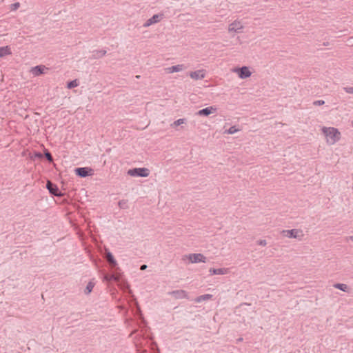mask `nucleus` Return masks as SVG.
Segmentation results:
<instances>
[{"instance_id":"1","label":"nucleus","mask_w":353,"mask_h":353,"mask_svg":"<svg viewBox=\"0 0 353 353\" xmlns=\"http://www.w3.org/2000/svg\"><path fill=\"white\" fill-rule=\"evenodd\" d=\"M323 132L326 136L327 142L330 143H334L339 139L340 133L334 128H324Z\"/></svg>"},{"instance_id":"2","label":"nucleus","mask_w":353,"mask_h":353,"mask_svg":"<svg viewBox=\"0 0 353 353\" xmlns=\"http://www.w3.org/2000/svg\"><path fill=\"white\" fill-rule=\"evenodd\" d=\"M182 259L183 261H185V259H188L189 261L192 263L206 262V257L203 254L200 253L189 254L188 255H184Z\"/></svg>"},{"instance_id":"3","label":"nucleus","mask_w":353,"mask_h":353,"mask_svg":"<svg viewBox=\"0 0 353 353\" xmlns=\"http://www.w3.org/2000/svg\"><path fill=\"white\" fill-rule=\"evenodd\" d=\"M128 174L132 176L147 177L150 174V170L145 168H133L129 170Z\"/></svg>"},{"instance_id":"4","label":"nucleus","mask_w":353,"mask_h":353,"mask_svg":"<svg viewBox=\"0 0 353 353\" xmlns=\"http://www.w3.org/2000/svg\"><path fill=\"white\" fill-rule=\"evenodd\" d=\"M232 72L237 74L238 77L241 79L248 78L252 74V72H250L249 68L247 66H243L241 68H234L232 69Z\"/></svg>"},{"instance_id":"5","label":"nucleus","mask_w":353,"mask_h":353,"mask_svg":"<svg viewBox=\"0 0 353 353\" xmlns=\"http://www.w3.org/2000/svg\"><path fill=\"white\" fill-rule=\"evenodd\" d=\"M163 14L159 13L154 14L151 18L148 19L143 25V28H148L153 24L160 22L163 18Z\"/></svg>"},{"instance_id":"6","label":"nucleus","mask_w":353,"mask_h":353,"mask_svg":"<svg viewBox=\"0 0 353 353\" xmlns=\"http://www.w3.org/2000/svg\"><path fill=\"white\" fill-rule=\"evenodd\" d=\"M77 175L81 177H86L93 174V170L90 168H77L75 169Z\"/></svg>"},{"instance_id":"7","label":"nucleus","mask_w":353,"mask_h":353,"mask_svg":"<svg viewBox=\"0 0 353 353\" xmlns=\"http://www.w3.org/2000/svg\"><path fill=\"white\" fill-rule=\"evenodd\" d=\"M243 29V26L242 25L240 21H234L232 23H230L228 26V32H241Z\"/></svg>"},{"instance_id":"8","label":"nucleus","mask_w":353,"mask_h":353,"mask_svg":"<svg viewBox=\"0 0 353 353\" xmlns=\"http://www.w3.org/2000/svg\"><path fill=\"white\" fill-rule=\"evenodd\" d=\"M191 79L194 80L203 79L206 76L205 70L201 69L196 71L190 72L189 74Z\"/></svg>"},{"instance_id":"9","label":"nucleus","mask_w":353,"mask_h":353,"mask_svg":"<svg viewBox=\"0 0 353 353\" xmlns=\"http://www.w3.org/2000/svg\"><path fill=\"white\" fill-rule=\"evenodd\" d=\"M46 187L50 193L57 196H61L63 194L60 192L58 187L52 183L50 181H48Z\"/></svg>"},{"instance_id":"10","label":"nucleus","mask_w":353,"mask_h":353,"mask_svg":"<svg viewBox=\"0 0 353 353\" xmlns=\"http://www.w3.org/2000/svg\"><path fill=\"white\" fill-rule=\"evenodd\" d=\"M217 108L215 106H209L199 110L196 114L198 116H208L212 113L216 112Z\"/></svg>"},{"instance_id":"11","label":"nucleus","mask_w":353,"mask_h":353,"mask_svg":"<svg viewBox=\"0 0 353 353\" xmlns=\"http://www.w3.org/2000/svg\"><path fill=\"white\" fill-rule=\"evenodd\" d=\"M186 68H187V67L185 65L179 64V65H176L174 66L166 68H165V71L166 73L171 74V73L182 71Z\"/></svg>"},{"instance_id":"12","label":"nucleus","mask_w":353,"mask_h":353,"mask_svg":"<svg viewBox=\"0 0 353 353\" xmlns=\"http://www.w3.org/2000/svg\"><path fill=\"white\" fill-rule=\"evenodd\" d=\"M48 68L45 65H37L31 69V72L34 76H39L45 73Z\"/></svg>"},{"instance_id":"13","label":"nucleus","mask_w":353,"mask_h":353,"mask_svg":"<svg viewBox=\"0 0 353 353\" xmlns=\"http://www.w3.org/2000/svg\"><path fill=\"white\" fill-rule=\"evenodd\" d=\"M209 272L211 275H214V274L223 275V274H226L229 273V269L225 268H218V269L210 268L209 270Z\"/></svg>"},{"instance_id":"14","label":"nucleus","mask_w":353,"mask_h":353,"mask_svg":"<svg viewBox=\"0 0 353 353\" xmlns=\"http://www.w3.org/2000/svg\"><path fill=\"white\" fill-rule=\"evenodd\" d=\"M176 299H188V293L183 290H174L170 293Z\"/></svg>"},{"instance_id":"15","label":"nucleus","mask_w":353,"mask_h":353,"mask_svg":"<svg viewBox=\"0 0 353 353\" xmlns=\"http://www.w3.org/2000/svg\"><path fill=\"white\" fill-rule=\"evenodd\" d=\"M105 259L107 260L111 268H114L117 265V263L114 259L113 255L110 252H107L105 253Z\"/></svg>"},{"instance_id":"16","label":"nucleus","mask_w":353,"mask_h":353,"mask_svg":"<svg viewBox=\"0 0 353 353\" xmlns=\"http://www.w3.org/2000/svg\"><path fill=\"white\" fill-rule=\"evenodd\" d=\"M107 53L106 50H94L92 52V59H99L103 57Z\"/></svg>"},{"instance_id":"17","label":"nucleus","mask_w":353,"mask_h":353,"mask_svg":"<svg viewBox=\"0 0 353 353\" xmlns=\"http://www.w3.org/2000/svg\"><path fill=\"white\" fill-rule=\"evenodd\" d=\"M212 298V294H203V295H201V296H197L194 299V301L196 303H201L202 301H208V300L211 299Z\"/></svg>"},{"instance_id":"18","label":"nucleus","mask_w":353,"mask_h":353,"mask_svg":"<svg viewBox=\"0 0 353 353\" xmlns=\"http://www.w3.org/2000/svg\"><path fill=\"white\" fill-rule=\"evenodd\" d=\"M12 54L10 47H0V57H3L6 55H10Z\"/></svg>"},{"instance_id":"19","label":"nucleus","mask_w":353,"mask_h":353,"mask_svg":"<svg viewBox=\"0 0 353 353\" xmlns=\"http://www.w3.org/2000/svg\"><path fill=\"white\" fill-rule=\"evenodd\" d=\"M301 232L298 230H292L291 231H288V236L296 238L301 236Z\"/></svg>"},{"instance_id":"20","label":"nucleus","mask_w":353,"mask_h":353,"mask_svg":"<svg viewBox=\"0 0 353 353\" xmlns=\"http://www.w3.org/2000/svg\"><path fill=\"white\" fill-rule=\"evenodd\" d=\"M118 205L121 209H128V201L126 199H122L119 201Z\"/></svg>"},{"instance_id":"21","label":"nucleus","mask_w":353,"mask_h":353,"mask_svg":"<svg viewBox=\"0 0 353 353\" xmlns=\"http://www.w3.org/2000/svg\"><path fill=\"white\" fill-rule=\"evenodd\" d=\"M94 286V283H93L92 281H90L87 284V286L85 290V293L86 294H89L92 291Z\"/></svg>"},{"instance_id":"22","label":"nucleus","mask_w":353,"mask_h":353,"mask_svg":"<svg viewBox=\"0 0 353 353\" xmlns=\"http://www.w3.org/2000/svg\"><path fill=\"white\" fill-rule=\"evenodd\" d=\"M113 279H115L114 276L109 274H105L103 277V281L105 282H110L112 281H114Z\"/></svg>"},{"instance_id":"23","label":"nucleus","mask_w":353,"mask_h":353,"mask_svg":"<svg viewBox=\"0 0 353 353\" xmlns=\"http://www.w3.org/2000/svg\"><path fill=\"white\" fill-rule=\"evenodd\" d=\"M78 85H79V82L77 79H75V80L68 82L67 84V88L68 89H72V88L77 87Z\"/></svg>"},{"instance_id":"24","label":"nucleus","mask_w":353,"mask_h":353,"mask_svg":"<svg viewBox=\"0 0 353 353\" xmlns=\"http://www.w3.org/2000/svg\"><path fill=\"white\" fill-rule=\"evenodd\" d=\"M186 123L185 119H179L175 121L173 123L171 124L172 127L179 126L180 125L184 124Z\"/></svg>"},{"instance_id":"25","label":"nucleus","mask_w":353,"mask_h":353,"mask_svg":"<svg viewBox=\"0 0 353 353\" xmlns=\"http://www.w3.org/2000/svg\"><path fill=\"white\" fill-rule=\"evenodd\" d=\"M239 131H240V129L236 128V126L234 125V126L230 127L228 130H225V133H227L228 134H232Z\"/></svg>"},{"instance_id":"26","label":"nucleus","mask_w":353,"mask_h":353,"mask_svg":"<svg viewBox=\"0 0 353 353\" xmlns=\"http://www.w3.org/2000/svg\"><path fill=\"white\" fill-rule=\"evenodd\" d=\"M45 157H46L47 160L49 161L50 162H52L53 161L52 154L48 150L45 152Z\"/></svg>"},{"instance_id":"27","label":"nucleus","mask_w":353,"mask_h":353,"mask_svg":"<svg viewBox=\"0 0 353 353\" xmlns=\"http://www.w3.org/2000/svg\"><path fill=\"white\" fill-rule=\"evenodd\" d=\"M336 288H339L341 290L345 291L347 289V286L345 284H338L336 285Z\"/></svg>"},{"instance_id":"28","label":"nucleus","mask_w":353,"mask_h":353,"mask_svg":"<svg viewBox=\"0 0 353 353\" xmlns=\"http://www.w3.org/2000/svg\"><path fill=\"white\" fill-rule=\"evenodd\" d=\"M256 243L262 246H265L267 245V242L265 240H259L256 241Z\"/></svg>"},{"instance_id":"29","label":"nucleus","mask_w":353,"mask_h":353,"mask_svg":"<svg viewBox=\"0 0 353 353\" xmlns=\"http://www.w3.org/2000/svg\"><path fill=\"white\" fill-rule=\"evenodd\" d=\"M114 276L115 279H113L114 281L119 282L120 280L121 274H112Z\"/></svg>"},{"instance_id":"30","label":"nucleus","mask_w":353,"mask_h":353,"mask_svg":"<svg viewBox=\"0 0 353 353\" xmlns=\"http://www.w3.org/2000/svg\"><path fill=\"white\" fill-rule=\"evenodd\" d=\"M122 288H123V289H125V288H126V289H128V290H129V293H131V290H130V285H128V283L125 282V283H123V285H122Z\"/></svg>"},{"instance_id":"31","label":"nucleus","mask_w":353,"mask_h":353,"mask_svg":"<svg viewBox=\"0 0 353 353\" xmlns=\"http://www.w3.org/2000/svg\"><path fill=\"white\" fill-rule=\"evenodd\" d=\"M19 6H20V4L18 2L12 4L13 10L17 9L19 7Z\"/></svg>"},{"instance_id":"32","label":"nucleus","mask_w":353,"mask_h":353,"mask_svg":"<svg viewBox=\"0 0 353 353\" xmlns=\"http://www.w3.org/2000/svg\"><path fill=\"white\" fill-rule=\"evenodd\" d=\"M135 304H136V306H137V312H138L139 314H141V309H140V307H139V305H138V303H137V302H136V303H135Z\"/></svg>"},{"instance_id":"33","label":"nucleus","mask_w":353,"mask_h":353,"mask_svg":"<svg viewBox=\"0 0 353 353\" xmlns=\"http://www.w3.org/2000/svg\"><path fill=\"white\" fill-rule=\"evenodd\" d=\"M346 91L349 93H353V88H346Z\"/></svg>"},{"instance_id":"34","label":"nucleus","mask_w":353,"mask_h":353,"mask_svg":"<svg viewBox=\"0 0 353 353\" xmlns=\"http://www.w3.org/2000/svg\"><path fill=\"white\" fill-rule=\"evenodd\" d=\"M146 268H147V265H145V264H144V265H142L141 266V268H140V269H141V270H145Z\"/></svg>"},{"instance_id":"35","label":"nucleus","mask_w":353,"mask_h":353,"mask_svg":"<svg viewBox=\"0 0 353 353\" xmlns=\"http://www.w3.org/2000/svg\"><path fill=\"white\" fill-rule=\"evenodd\" d=\"M324 103V101H316L314 103V104H319V105H321V104H323Z\"/></svg>"},{"instance_id":"36","label":"nucleus","mask_w":353,"mask_h":353,"mask_svg":"<svg viewBox=\"0 0 353 353\" xmlns=\"http://www.w3.org/2000/svg\"><path fill=\"white\" fill-rule=\"evenodd\" d=\"M243 341V338H239L237 340H236V343H239V342H241Z\"/></svg>"},{"instance_id":"37","label":"nucleus","mask_w":353,"mask_h":353,"mask_svg":"<svg viewBox=\"0 0 353 353\" xmlns=\"http://www.w3.org/2000/svg\"><path fill=\"white\" fill-rule=\"evenodd\" d=\"M36 156L39 157V158L42 157V154L41 153L36 154Z\"/></svg>"}]
</instances>
